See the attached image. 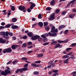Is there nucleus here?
Masks as SVG:
<instances>
[{
  "instance_id": "f257e3e1",
  "label": "nucleus",
  "mask_w": 76,
  "mask_h": 76,
  "mask_svg": "<svg viewBox=\"0 0 76 76\" xmlns=\"http://www.w3.org/2000/svg\"><path fill=\"white\" fill-rule=\"evenodd\" d=\"M9 73H11V72L8 69H6L4 72L2 71L1 72V75H4V76H6Z\"/></svg>"
},
{
  "instance_id": "f03ea898",
  "label": "nucleus",
  "mask_w": 76,
  "mask_h": 76,
  "mask_svg": "<svg viewBox=\"0 0 76 76\" xmlns=\"http://www.w3.org/2000/svg\"><path fill=\"white\" fill-rule=\"evenodd\" d=\"M45 36H47V37H48L49 36V35L50 37H56L57 35V34L56 33H52L51 32H49L48 33V34H45Z\"/></svg>"
},
{
  "instance_id": "7ed1b4c3",
  "label": "nucleus",
  "mask_w": 76,
  "mask_h": 76,
  "mask_svg": "<svg viewBox=\"0 0 76 76\" xmlns=\"http://www.w3.org/2000/svg\"><path fill=\"white\" fill-rule=\"evenodd\" d=\"M51 32H52V33H53L54 32H58V29H57V28L56 29V27L55 26H53L52 27Z\"/></svg>"
},
{
  "instance_id": "20e7f679",
  "label": "nucleus",
  "mask_w": 76,
  "mask_h": 76,
  "mask_svg": "<svg viewBox=\"0 0 76 76\" xmlns=\"http://www.w3.org/2000/svg\"><path fill=\"white\" fill-rule=\"evenodd\" d=\"M3 51L4 53H11V52H12V49L10 48H8L4 49V50H3Z\"/></svg>"
},
{
  "instance_id": "39448f33",
  "label": "nucleus",
  "mask_w": 76,
  "mask_h": 76,
  "mask_svg": "<svg viewBox=\"0 0 76 76\" xmlns=\"http://www.w3.org/2000/svg\"><path fill=\"white\" fill-rule=\"evenodd\" d=\"M55 13H54L53 14L51 15L49 18V20H53L55 19Z\"/></svg>"
},
{
  "instance_id": "423d86ee",
  "label": "nucleus",
  "mask_w": 76,
  "mask_h": 76,
  "mask_svg": "<svg viewBox=\"0 0 76 76\" xmlns=\"http://www.w3.org/2000/svg\"><path fill=\"white\" fill-rule=\"evenodd\" d=\"M29 4H31V5L30 9H32L35 6V4L33 3H32V2H29Z\"/></svg>"
},
{
  "instance_id": "0eeeda50",
  "label": "nucleus",
  "mask_w": 76,
  "mask_h": 76,
  "mask_svg": "<svg viewBox=\"0 0 76 76\" xmlns=\"http://www.w3.org/2000/svg\"><path fill=\"white\" fill-rule=\"evenodd\" d=\"M39 37V36L35 35L34 36H33L31 37V39L32 40H36V39H37V38H38Z\"/></svg>"
},
{
  "instance_id": "6e6552de",
  "label": "nucleus",
  "mask_w": 76,
  "mask_h": 76,
  "mask_svg": "<svg viewBox=\"0 0 76 76\" xmlns=\"http://www.w3.org/2000/svg\"><path fill=\"white\" fill-rule=\"evenodd\" d=\"M69 40H66L64 41H60V40H58V43H64V42L65 43H66V42H68Z\"/></svg>"
},
{
  "instance_id": "1a4fd4ad",
  "label": "nucleus",
  "mask_w": 76,
  "mask_h": 76,
  "mask_svg": "<svg viewBox=\"0 0 76 76\" xmlns=\"http://www.w3.org/2000/svg\"><path fill=\"white\" fill-rule=\"evenodd\" d=\"M6 41L5 39H3L2 38H0V42L2 44H4L6 42Z\"/></svg>"
},
{
  "instance_id": "9d476101",
  "label": "nucleus",
  "mask_w": 76,
  "mask_h": 76,
  "mask_svg": "<svg viewBox=\"0 0 76 76\" xmlns=\"http://www.w3.org/2000/svg\"><path fill=\"white\" fill-rule=\"evenodd\" d=\"M25 7L24 6H20L19 7V9L20 10H23L25 9Z\"/></svg>"
},
{
  "instance_id": "9b49d317",
  "label": "nucleus",
  "mask_w": 76,
  "mask_h": 76,
  "mask_svg": "<svg viewBox=\"0 0 76 76\" xmlns=\"http://www.w3.org/2000/svg\"><path fill=\"white\" fill-rule=\"evenodd\" d=\"M76 15L75 14H71L69 15V17L70 18H74V16Z\"/></svg>"
},
{
  "instance_id": "f8f14e48",
  "label": "nucleus",
  "mask_w": 76,
  "mask_h": 76,
  "mask_svg": "<svg viewBox=\"0 0 76 76\" xmlns=\"http://www.w3.org/2000/svg\"><path fill=\"white\" fill-rule=\"evenodd\" d=\"M27 35L28 36V37H31L33 35V34L31 32H29L27 33Z\"/></svg>"
},
{
  "instance_id": "ddd939ff",
  "label": "nucleus",
  "mask_w": 76,
  "mask_h": 76,
  "mask_svg": "<svg viewBox=\"0 0 76 76\" xmlns=\"http://www.w3.org/2000/svg\"><path fill=\"white\" fill-rule=\"evenodd\" d=\"M44 56V55H43V54L42 53H40L39 54L37 55V57H38V58H39L40 57H42Z\"/></svg>"
},
{
  "instance_id": "4468645a",
  "label": "nucleus",
  "mask_w": 76,
  "mask_h": 76,
  "mask_svg": "<svg viewBox=\"0 0 76 76\" xmlns=\"http://www.w3.org/2000/svg\"><path fill=\"white\" fill-rule=\"evenodd\" d=\"M60 46V43H58L54 46V48H58Z\"/></svg>"
},
{
  "instance_id": "2eb2a0df",
  "label": "nucleus",
  "mask_w": 76,
  "mask_h": 76,
  "mask_svg": "<svg viewBox=\"0 0 76 76\" xmlns=\"http://www.w3.org/2000/svg\"><path fill=\"white\" fill-rule=\"evenodd\" d=\"M66 26L64 25H62L59 26V29H62V28H65Z\"/></svg>"
},
{
  "instance_id": "dca6fc26",
  "label": "nucleus",
  "mask_w": 76,
  "mask_h": 76,
  "mask_svg": "<svg viewBox=\"0 0 76 76\" xmlns=\"http://www.w3.org/2000/svg\"><path fill=\"white\" fill-rule=\"evenodd\" d=\"M11 28L12 29H16V28H18V26H13L11 27Z\"/></svg>"
},
{
  "instance_id": "f3484780",
  "label": "nucleus",
  "mask_w": 76,
  "mask_h": 76,
  "mask_svg": "<svg viewBox=\"0 0 76 76\" xmlns=\"http://www.w3.org/2000/svg\"><path fill=\"white\" fill-rule=\"evenodd\" d=\"M69 58H68L64 60L63 62L64 63H65V64L68 63V61H69Z\"/></svg>"
},
{
  "instance_id": "a211bd4d",
  "label": "nucleus",
  "mask_w": 76,
  "mask_h": 76,
  "mask_svg": "<svg viewBox=\"0 0 76 76\" xmlns=\"http://www.w3.org/2000/svg\"><path fill=\"white\" fill-rule=\"evenodd\" d=\"M38 25L40 27H42V26H43V23L42 22H39V23Z\"/></svg>"
},
{
  "instance_id": "6ab92c4d",
  "label": "nucleus",
  "mask_w": 76,
  "mask_h": 76,
  "mask_svg": "<svg viewBox=\"0 0 76 76\" xmlns=\"http://www.w3.org/2000/svg\"><path fill=\"white\" fill-rule=\"evenodd\" d=\"M55 4V1L54 0H53L51 1L50 2V4L51 5H52L53 6V5H54V4Z\"/></svg>"
},
{
  "instance_id": "aec40b11",
  "label": "nucleus",
  "mask_w": 76,
  "mask_h": 76,
  "mask_svg": "<svg viewBox=\"0 0 76 76\" xmlns=\"http://www.w3.org/2000/svg\"><path fill=\"white\" fill-rule=\"evenodd\" d=\"M69 56L65 55L62 56V58H69Z\"/></svg>"
},
{
  "instance_id": "412c9836",
  "label": "nucleus",
  "mask_w": 76,
  "mask_h": 76,
  "mask_svg": "<svg viewBox=\"0 0 76 76\" xmlns=\"http://www.w3.org/2000/svg\"><path fill=\"white\" fill-rule=\"evenodd\" d=\"M57 42L56 41H54L52 42L51 43V45H56V44H57Z\"/></svg>"
},
{
  "instance_id": "4be33fe9",
  "label": "nucleus",
  "mask_w": 76,
  "mask_h": 76,
  "mask_svg": "<svg viewBox=\"0 0 76 76\" xmlns=\"http://www.w3.org/2000/svg\"><path fill=\"white\" fill-rule=\"evenodd\" d=\"M31 65L33 66L34 67H38L39 66V65H37L36 64H35L34 63L31 64Z\"/></svg>"
},
{
  "instance_id": "5701e85b",
  "label": "nucleus",
  "mask_w": 76,
  "mask_h": 76,
  "mask_svg": "<svg viewBox=\"0 0 76 76\" xmlns=\"http://www.w3.org/2000/svg\"><path fill=\"white\" fill-rule=\"evenodd\" d=\"M1 35H3L4 37L5 35V32L4 31H1L0 32Z\"/></svg>"
},
{
  "instance_id": "b1692460",
  "label": "nucleus",
  "mask_w": 76,
  "mask_h": 76,
  "mask_svg": "<svg viewBox=\"0 0 76 76\" xmlns=\"http://www.w3.org/2000/svg\"><path fill=\"white\" fill-rule=\"evenodd\" d=\"M17 19H16V18H12V22H15L17 21Z\"/></svg>"
},
{
  "instance_id": "393cba45",
  "label": "nucleus",
  "mask_w": 76,
  "mask_h": 76,
  "mask_svg": "<svg viewBox=\"0 0 76 76\" xmlns=\"http://www.w3.org/2000/svg\"><path fill=\"white\" fill-rule=\"evenodd\" d=\"M39 37L37 39H38V41L39 42H41L42 41V38L40 37V36H39Z\"/></svg>"
},
{
  "instance_id": "a878e982",
  "label": "nucleus",
  "mask_w": 76,
  "mask_h": 76,
  "mask_svg": "<svg viewBox=\"0 0 76 76\" xmlns=\"http://www.w3.org/2000/svg\"><path fill=\"white\" fill-rule=\"evenodd\" d=\"M44 26H46L48 25V23L47 22H45L43 23Z\"/></svg>"
},
{
  "instance_id": "bb28decb",
  "label": "nucleus",
  "mask_w": 76,
  "mask_h": 76,
  "mask_svg": "<svg viewBox=\"0 0 76 76\" xmlns=\"http://www.w3.org/2000/svg\"><path fill=\"white\" fill-rule=\"evenodd\" d=\"M34 75H37L39 74V72L37 71H35L34 72Z\"/></svg>"
},
{
  "instance_id": "cd10ccee",
  "label": "nucleus",
  "mask_w": 76,
  "mask_h": 76,
  "mask_svg": "<svg viewBox=\"0 0 76 76\" xmlns=\"http://www.w3.org/2000/svg\"><path fill=\"white\" fill-rule=\"evenodd\" d=\"M22 45L23 47H26L27 45V44L26 43H25Z\"/></svg>"
},
{
  "instance_id": "c85d7f7f",
  "label": "nucleus",
  "mask_w": 76,
  "mask_h": 76,
  "mask_svg": "<svg viewBox=\"0 0 76 76\" xmlns=\"http://www.w3.org/2000/svg\"><path fill=\"white\" fill-rule=\"evenodd\" d=\"M17 63H18V61L15 60L12 63L13 64H16Z\"/></svg>"
},
{
  "instance_id": "c756f323",
  "label": "nucleus",
  "mask_w": 76,
  "mask_h": 76,
  "mask_svg": "<svg viewBox=\"0 0 76 76\" xmlns=\"http://www.w3.org/2000/svg\"><path fill=\"white\" fill-rule=\"evenodd\" d=\"M11 9L12 11H14V10H15V7L14 6H12V7Z\"/></svg>"
},
{
  "instance_id": "7c9ffc66",
  "label": "nucleus",
  "mask_w": 76,
  "mask_h": 76,
  "mask_svg": "<svg viewBox=\"0 0 76 76\" xmlns=\"http://www.w3.org/2000/svg\"><path fill=\"white\" fill-rule=\"evenodd\" d=\"M12 48V49H14L15 50V49H16V46H15V45H12L11 46Z\"/></svg>"
},
{
  "instance_id": "2f4dec72",
  "label": "nucleus",
  "mask_w": 76,
  "mask_h": 76,
  "mask_svg": "<svg viewBox=\"0 0 76 76\" xmlns=\"http://www.w3.org/2000/svg\"><path fill=\"white\" fill-rule=\"evenodd\" d=\"M38 18H39V19H42L41 14H39L38 16Z\"/></svg>"
},
{
  "instance_id": "473e14b6",
  "label": "nucleus",
  "mask_w": 76,
  "mask_h": 76,
  "mask_svg": "<svg viewBox=\"0 0 76 76\" xmlns=\"http://www.w3.org/2000/svg\"><path fill=\"white\" fill-rule=\"evenodd\" d=\"M76 71H74L73 72H72V73H71V75H76Z\"/></svg>"
},
{
  "instance_id": "72a5a7b5",
  "label": "nucleus",
  "mask_w": 76,
  "mask_h": 76,
  "mask_svg": "<svg viewBox=\"0 0 76 76\" xmlns=\"http://www.w3.org/2000/svg\"><path fill=\"white\" fill-rule=\"evenodd\" d=\"M50 28H49V27L48 26H47L45 27V29L47 31H48L49 29Z\"/></svg>"
},
{
  "instance_id": "f704fd0d",
  "label": "nucleus",
  "mask_w": 76,
  "mask_h": 76,
  "mask_svg": "<svg viewBox=\"0 0 76 76\" xmlns=\"http://www.w3.org/2000/svg\"><path fill=\"white\" fill-rule=\"evenodd\" d=\"M68 32H69V30H66L64 31L65 34H67Z\"/></svg>"
},
{
  "instance_id": "c9c22d12",
  "label": "nucleus",
  "mask_w": 76,
  "mask_h": 76,
  "mask_svg": "<svg viewBox=\"0 0 76 76\" xmlns=\"http://www.w3.org/2000/svg\"><path fill=\"white\" fill-rule=\"evenodd\" d=\"M4 38H5V39H9V36H4Z\"/></svg>"
},
{
  "instance_id": "e433bc0d",
  "label": "nucleus",
  "mask_w": 76,
  "mask_h": 76,
  "mask_svg": "<svg viewBox=\"0 0 76 76\" xmlns=\"http://www.w3.org/2000/svg\"><path fill=\"white\" fill-rule=\"evenodd\" d=\"M72 49L71 48H66V52H69V50H70Z\"/></svg>"
},
{
  "instance_id": "4c0bfd02",
  "label": "nucleus",
  "mask_w": 76,
  "mask_h": 76,
  "mask_svg": "<svg viewBox=\"0 0 76 76\" xmlns=\"http://www.w3.org/2000/svg\"><path fill=\"white\" fill-rule=\"evenodd\" d=\"M46 10H51V8L50 7H48L46 9Z\"/></svg>"
},
{
  "instance_id": "58836bf2",
  "label": "nucleus",
  "mask_w": 76,
  "mask_h": 76,
  "mask_svg": "<svg viewBox=\"0 0 76 76\" xmlns=\"http://www.w3.org/2000/svg\"><path fill=\"white\" fill-rule=\"evenodd\" d=\"M66 12L64 11L62 12L61 14L62 15H66Z\"/></svg>"
},
{
  "instance_id": "ea45409f",
  "label": "nucleus",
  "mask_w": 76,
  "mask_h": 76,
  "mask_svg": "<svg viewBox=\"0 0 76 76\" xmlns=\"http://www.w3.org/2000/svg\"><path fill=\"white\" fill-rule=\"evenodd\" d=\"M58 72V70H54L53 71V72H54V73H57Z\"/></svg>"
},
{
  "instance_id": "a19ab883",
  "label": "nucleus",
  "mask_w": 76,
  "mask_h": 76,
  "mask_svg": "<svg viewBox=\"0 0 76 76\" xmlns=\"http://www.w3.org/2000/svg\"><path fill=\"white\" fill-rule=\"evenodd\" d=\"M22 60H27V58L25 57H23L21 58Z\"/></svg>"
},
{
  "instance_id": "79ce46f5",
  "label": "nucleus",
  "mask_w": 76,
  "mask_h": 76,
  "mask_svg": "<svg viewBox=\"0 0 76 76\" xmlns=\"http://www.w3.org/2000/svg\"><path fill=\"white\" fill-rule=\"evenodd\" d=\"M10 26V25L9 24H8L6 25L5 26V28H9Z\"/></svg>"
},
{
  "instance_id": "37998d69",
  "label": "nucleus",
  "mask_w": 76,
  "mask_h": 76,
  "mask_svg": "<svg viewBox=\"0 0 76 76\" xmlns=\"http://www.w3.org/2000/svg\"><path fill=\"white\" fill-rule=\"evenodd\" d=\"M75 46H76L75 43H72V44L71 47H75Z\"/></svg>"
},
{
  "instance_id": "c03bdc74",
  "label": "nucleus",
  "mask_w": 76,
  "mask_h": 76,
  "mask_svg": "<svg viewBox=\"0 0 76 76\" xmlns=\"http://www.w3.org/2000/svg\"><path fill=\"white\" fill-rule=\"evenodd\" d=\"M49 44V42H47V43H45L43 44V45H48Z\"/></svg>"
},
{
  "instance_id": "a18cd8bd",
  "label": "nucleus",
  "mask_w": 76,
  "mask_h": 76,
  "mask_svg": "<svg viewBox=\"0 0 76 76\" xmlns=\"http://www.w3.org/2000/svg\"><path fill=\"white\" fill-rule=\"evenodd\" d=\"M60 9L56 10V13H58L60 12Z\"/></svg>"
},
{
  "instance_id": "49530a36",
  "label": "nucleus",
  "mask_w": 76,
  "mask_h": 76,
  "mask_svg": "<svg viewBox=\"0 0 76 76\" xmlns=\"http://www.w3.org/2000/svg\"><path fill=\"white\" fill-rule=\"evenodd\" d=\"M54 61H51V62H49L48 63V64H51V65H52V64L53 62Z\"/></svg>"
},
{
  "instance_id": "de8ad7c7",
  "label": "nucleus",
  "mask_w": 76,
  "mask_h": 76,
  "mask_svg": "<svg viewBox=\"0 0 76 76\" xmlns=\"http://www.w3.org/2000/svg\"><path fill=\"white\" fill-rule=\"evenodd\" d=\"M69 59L70 58H72V59H75V56H71L70 57V58H69Z\"/></svg>"
},
{
  "instance_id": "09e8293b",
  "label": "nucleus",
  "mask_w": 76,
  "mask_h": 76,
  "mask_svg": "<svg viewBox=\"0 0 76 76\" xmlns=\"http://www.w3.org/2000/svg\"><path fill=\"white\" fill-rule=\"evenodd\" d=\"M73 54V52H71L69 53L68 54H67V56H70V55H72Z\"/></svg>"
},
{
  "instance_id": "8fccbe9b",
  "label": "nucleus",
  "mask_w": 76,
  "mask_h": 76,
  "mask_svg": "<svg viewBox=\"0 0 76 76\" xmlns=\"http://www.w3.org/2000/svg\"><path fill=\"white\" fill-rule=\"evenodd\" d=\"M27 69H28V68H23V71H26Z\"/></svg>"
},
{
  "instance_id": "3c124183",
  "label": "nucleus",
  "mask_w": 76,
  "mask_h": 76,
  "mask_svg": "<svg viewBox=\"0 0 76 76\" xmlns=\"http://www.w3.org/2000/svg\"><path fill=\"white\" fill-rule=\"evenodd\" d=\"M9 34V32L8 31H6L5 32L6 36H8V34Z\"/></svg>"
},
{
  "instance_id": "603ef678",
  "label": "nucleus",
  "mask_w": 76,
  "mask_h": 76,
  "mask_svg": "<svg viewBox=\"0 0 76 76\" xmlns=\"http://www.w3.org/2000/svg\"><path fill=\"white\" fill-rule=\"evenodd\" d=\"M32 44V43L31 42H29L28 43V45H31Z\"/></svg>"
},
{
  "instance_id": "864d4df0",
  "label": "nucleus",
  "mask_w": 76,
  "mask_h": 76,
  "mask_svg": "<svg viewBox=\"0 0 76 76\" xmlns=\"http://www.w3.org/2000/svg\"><path fill=\"white\" fill-rule=\"evenodd\" d=\"M19 71L21 73H22L23 71V69H19Z\"/></svg>"
},
{
  "instance_id": "5fc2aeb1",
  "label": "nucleus",
  "mask_w": 76,
  "mask_h": 76,
  "mask_svg": "<svg viewBox=\"0 0 76 76\" xmlns=\"http://www.w3.org/2000/svg\"><path fill=\"white\" fill-rule=\"evenodd\" d=\"M34 63H41V61H35Z\"/></svg>"
},
{
  "instance_id": "6e6d98bb",
  "label": "nucleus",
  "mask_w": 76,
  "mask_h": 76,
  "mask_svg": "<svg viewBox=\"0 0 76 76\" xmlns=\"http://www.w3.org/2000/svg\"><path fill=\"white\" fill-rule=\"evenodd\" d=\"M23 38L24 39H26L27 38V36H25L23 37Z\"/></svg>"
},
{
  "instance_id": "4d7b16f0",
  "label": "nucleus",
  "mask_w": 76,
  "mask_h": 76,
  "mask_svg": "<svg viewBox=\"0 0 76 76\" xmlns=\"http://www.w3.org/2000/svg\"><path fill=\"white\" fill-rule=\"evenodd\" d=\"M2 12H4V15H5V14H6V10H4L2 11Z\"/></svg>"
},
{
  "instance_id": "13d9d810",
  "label": "nucleus",
  "mask_w": 76,
  "mask_h": 76,
  "mask_svg": "<svg viewBox=\"0 0 76 76\" xmlns=\"http://www.w3.org/2000/svg\"><path fill=\"white\" fill-rule=\"evenodd\" d=\"M11 63H12V61H10L7 63V64H9Z\"/></svg>"
},
{
  "instance_id": "bf43d9fd",
  "label": "nucleus",
  "mask_w": 76,
  "mask_h": 76,
  "mask_svg": "<svg viewBox=\"0 0 76 76\" xmlns=\"http://www.w3.org/2000/svg\"><path fill=\"white\" fill-rule=\"evenodd\" d=\"M4 26H0V29H4Z\"/></svg>"
},
{
  "instance_id": "052dcab7",
  "label": "nucleus",
  "mask_w": 76,
  "mask_h": 76,
  "mask_svg": "<svg viewBox=\"0 0 76 76\" xmlns=\"http://www.w3.org/2000/svg\"><path fill=\"white\" fill-rule=\"evenodd\" d=\"M28 64H25L24 66V67H28Z\"/></svg>"
},
{
  "instance_id": "680f3d73",
  "label": "nucleus",
  "mask_w": 76,
  "mask_h": 76,
  "mask_svg": "<svg viewBox=\"0 0 76 76\" xmlns=\"http://www.w3.org/2000/svg\"><path fill=\"white\" fill-rule=\"evenodd\" d=\"M9 35L10 36H13V33L11 32H9Z\"/></svg>"
},
{
  "instance_id": "e2e57ef3",
  "label": "nucleus",
  "mask_w": 76,
  "mask_h": 76,
  "mask_svg": "<svg viewBox=\"0 0 76 76\" xmlns=\"http://www.w3.org/2000/svg\"><path fill=\"white\" fill-rule=\"evenodd\" d=\"M76 0H73L72 1H71L70 2V3H71V4H72V3H73V2H75V1H76Z\"/></svg>"
},
{
  "instance_id": "0e129e2a",
  "label": "nucleus",
  "mask_w": 76,
  "mask_h": 76,
  "mask_svg": "<svg viewBox=\"0 0 76 76\" xmlns=\"http://www.w3.org/2000/svg\"><path fill=\"white\" fill-rule=\"evenodd\" d=\"M27 11L28 12H31V10L30 9V8H28L27 9Z\"/></svg>"
},
{
  "instance_id": "69168bd1",
  "label": "nucleus",
  "mask_w": 76,
  "mask_h": 76,
  "mask_svg": "<svg viewBox=\"0 0 76 76\" xmlns=\"http://www.w3.org/2000/svg\"><path fill=\"white\" fill-rule=\"evenodd\" d=\"M33 51H32V50H30V51H29L28 52V54H30V53H32V52Z\"/></svg>"
},
{
  "instance_id": "338daca9",
  "label": "nucleus",
  "mask_w": 76,
  "mask_h": 76,
  "mask_svg": "<svg viewBox=\"0 0 76 76\" xmlns=\"http://www.w3.org/2000/svg\"><path fill=\"white\" fill-rule=\"evenodd\" d=\"M18 44H22V41H19L18 42Z\"/></svg>"
},
{
  "instance_id": "774afa93",
  "label": "nucleus",
  "mask_w": 76,
  "mask_h": 76,
  "mask_svg": "<svg viewBox=\"0 0 76 76\" xmlns=\"http://www.w3.org/2000/svg\"><path fill=\"white\" fill-rule=\"evenodd\" d=\"M72 12H76V9H73V10H72Z\"/></svg>"
}]
</instances>
